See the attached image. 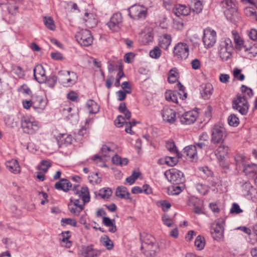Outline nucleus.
Returning a JSON list of instances; mask_svg holds the SVG:
<instances>
[{"mask_svg":"<svg viewBox=\"0 0 257 257\" xmlns=\"http://www.w3.org/2000/svg\"><path fill=\"white\" fill-rule=\"evenodd\" d=\"M141 240L142 241L141 249L144 248L148 249L153 248V249L150 251L146 250L143 251V253L147 257H155L160 251L158 243H156L155 238L149 234L143 233L141 235Z\"/></svg>","mask_w":257,"mask_h":257,"instance_id":"1","label":"nucleus"},{"mask_svg":"<svg viewBox=\"0 0 257 257\" xmlns=\"http://www.w3.org/2000/svg\"><path fill=\"white\" fill-rule=\"evenodd\" d=\"M72 191L75 194L78 195V197L82 199V202L81 203L79 199L71 198L69 204H76V206L84 208L85 204L90 201V197L88 188L84 186L81 187V189L79 190V186L75 185L73 186Z\"/></svg>","mask_w":257,"mask_h":257,"instance_id":"2","label":"nucleus"},{"mask_svg":"<svg viewBox=\"0 0 257 257\" xmlns=\"http://www.w3.org/2000/svg\"><path fill=\"white\" fill-rule=\"evenodd\" d=\"M226 136V130L222 124L216 123L211 129L210 142L213 144H222Z\"/></svg>","mask_w":257,"mask_h":257,"instance_id":"3","label":"nucleus"},{"mask_svg":"<svg viewBox=\"0 0 257 257\" xmlns=\"http://www.w3.org/2000/svg\"><path fill=\"white\" fill-rule=\"evenodd\" d=\"M21 124L23 132L28 134H34L40 127L39 122L32 117H23Z\"/></svg>","mask_w":257,"mask_h":257,"instance_id":"4","label":"nucleus"},{"mask_svg":"<svg viewBox=\"0 0 257 257\" xmlns=\"http://www.w3.org/2000/svg\"><path fill=\"white\" fill-rule=\"evenodd\" d=\"M128 15L130 17L134 20H144L146 18L148 9L142 5H135L131 7L128 9Z\"/></svg>","mask_w":257,"mask_h":257,"instance_id":"5","label":"nucleus"},{"mask_svg":"<svg viewBox=\"0 0 257 257\" xmlns=\"http://www.w3.org/2000/svg\"><path fill=\"white\" fill-rule=\"evenodd\" d=\"M62 84L65 87L73 85L77 81V74L73 71H61L59 72Z\"/></svg>","mask_w":257,"mask_h":257,"instance_id":"6","label":"nucleus"},{"mask_svg":"<svg viewBox=\"0 0 257 257\" xmlns=\"http://www.w3.org/2000/svg\"><path fill=\"white\" fill-rule=\"evenodd\" d=\"M165 175L168 181L174 184H182L185 181L183 173L174 168L166 171Z\"/></svg>","mask_w":257,"mask_h":257,"instance_id":"7","label":"nucleus"},{"mask_svg":"<svg viewBox=\"0 0 257 257\" xmlns=\"http://www.w3.org/2000/svg\"><path fill=\"white\" fill-rule=\"evenodd\" d=\"M232 107L242 115L245 114L248 111V105L244 96L237 95L232 102Z\"/></svg>","mask_w":257,"mask_h":257,"instance_id":"8","label":"nucleus"},{"mask_svg":"<svg viewBox=\"0 0 257 257\" xmlns=\"http://www.w3.org/2000/svg\"><path fill=\"white\" fill-rule=\"evenodd\" d=\"M75 38L79 44L85 47L90 45L93 40L91 32L86 29L81 30L77 33Z\"/></svg>","mask_w":257,"mask_h":257,"instance_id":"9","label":"nucleus"},{"mask_svg":"<svg viewBox=\"0 0 257 257\" xmlns=\"http://www.w3.org/2000/svg\"><path fill=\"white\" fill-rule=\"evenodd\" d=\"M189 51L188 45L185 43L180 42L175 46L173 53L178 59L183 60L188 57Z\"/></svg>","mask_w":257,"mask_h":257,"instance_id":"10","label":"nucleus"},{"mask_svg":"<svg viewBox=\"0 0 257 257\" xmlns=\"http://www.w3.org/2000/svg\"><path fill=\"white\" fill-rule=\"evenodd\" d=\"M216 41V34L215 31L207 28L204 30L203 42L206 48L212 47Z\"/></svg>","mask_w":257,"mask_h":257,"instance_id":"11","label":"nucleus"},{"mask_svg":"<svg viewBox=\"0 0 257 257\" xmlns=\"http://www.w3.org/2000/svg\"><path fill=\"white\" fill-rule=\"evenodd\" d=\"M198 116V112L195 110L187 111L181 115H178L180 122L184 125H190L193 123Z\"/></svg>","mask_w":257,"mask_h":257,"instance_id":"12","label":"nucleus"},{"mask_svg":"<svg viewBox=\"0 0 257 257\" xmlns=\"http://www.w3.org/2000/svg\"><path fill=\"white\" fill-rule=\"evenodd\" d=\"M122 21L121 14L116 13L111 16L107 25L110 30L116 32L122 27Z\"/></svg>","mask_w":257,"mask_h":257,"instance_id":"13","label":"nucleus"},{"mask_svg":"<svg viewBox=\"0 0 257 257\" xmlns=\"http://www.w3.org/2000/svg\"><path fill=\"white\" fill-rule=\"evenodd\" d=\"M161 114L165 123L174 124L176 120V111L169 107H164L161 111Z\"/></svg>","mask_w":257,"mask_h":257,"instance_id":"14","label":"nucleus"},{"mask_svg":"<svg viewBox=\"0 0 257 257\" xmlns=\"http://www.w3.org/2000/svg\"><path fill=\"white\" fill-rule=\"evenodd\" d=\"M212 237L218 241L221 240L223 237V227L221 222L217 221L212 225L211 229Z\"/></svg>","mask_w":257,"mask_h":257,"instance_id":"15","label":"nucleus"},{"mask_svg":"<svg viewBox=\"0 0 257 257\" xmlns=\"http://www.w3.org/2000/svg\"><path fill=\"white\" fill-rule=\"evenodd\" d=\"M32 103L34 110L38 113H41L45 109L47 101L41 96H33Z\"/></svg>","mask_w":257,"mask_h":257,"instance_id":"16","label":"nucleus"},{"mask_svg":"<svg viewBox=\"0 0 257 257\" xmlns=\"http://www.w3.org/2000/svg\"><path fill=\"white\" fill-rule=\"evenodd\" d=\"M101 156L96 155L92 158V160L96 161V164L101 162L102 157H109L113 155V151L108 145H104L101 149Z\"/></svg>","mask_w":257,"mask_h":257,"instance_id":"17","label":"nucleus"},{"mask_svg":"<svg viewBox=\"0 0 257 257\" xmlns=\"http://www.w3.org/2000/svg\"><path fill=\"white\" fill-rule=\"evenodd\" d=\"M33 72L34 77L39 83H44L46 81L45 70L41 65H36L34 68Z\"/></svg>","mask_w":257,"mask_h":257,"instance_id":"18","label":"nucleus"},{"mask_svg":"<svg viewBox=\"0 0 257 257\" xmlns=\"http://www.w3.org/2000/svg\"><path fill=\"white\" fill-rule=\"evenodd\" d=\"M184 155L187 159H190L191 161H196L198 159L197 151L194 146H189L184 149Z\"/></svg>","mask_w":257,"mask_h":257,"instance_id":"19","label":"nucleus"},{"mask_svg":"<svg viewBox=\"0 0 257 257\" xmlns=\"http://www.w3.org/2000/svg\"><path fill=\"white\" fill-rule=\"evenodd\" d=\"M173 12L177 16H187L190 12V9L184 5L177 4L173 7Z\"/></svg>","mask_w":257,"mask_h":257,"instance_id":"20","label":"nucleus"},{"mask_svg":"<svg viewBox=\"0 0 257 257\" xmlns=\"http://www.w3.org/2000/svg\"><path fill=\"white\" fill-rule=\"evenodd\" d=\"M217 148L215 151V154L218 160L220 161H223L225 156L227 155L228 151V147L222 144Z\"/></svg>","mask_w":257,"mask_h":257,"instance_id":"21","label":"nucleus"},{"mask_svg":"<svg viewBox=\"0 0 257 257\" xmlns=\"http://www.w3.org/2000/svg\"><path fill=\"white\" fill-rule=\"evenodd\" d=\"M201 89V94L202 97L205 99H209L212 95L213 89L212 84L209 83L202 84Z\"/></svg>","mask_w":257,"mask_h":257,"instance_id":"22","label":"nucleus"},{"mask_svg":"<svg viewBox=\"0 0 257 257\" xmlns=\"http://www.w3.org/2000/svg\"><path fill=\"white\" fill-rule=\"evenodd\" d=\"M71 187V183L66 179H62L55 184V187L56 189L63 190L64 192H67Z\"/></svg>","mask_w":257,"mask_h":257,"instance_id":"23","label":"nucleus"},{"mask_svg":"<svg viewBox=\"0 0 257 257\" xmlns=\"http://www.w3.org/2000/svg\"><path fill=\"white\" fill-rule=\"evenodd\" d=\"M256 9L257 5L256 3L254 2L253 4H249V6L244 8V13L246 16L255 19V20L257 21Z\"/></svg>","mask_w":257,"mask_h":257,"instance_id":"24","label":"nucleus"},{"mask_svg":"<svg viewBox=\"0 0 257 257\" xmlns=\"http://www.w3.org/2000/svg\"><path fill=\"white\" fill-rule=\"evenodd\" d=\"M7 169L14 174L19 173L20 172V168L18 161L16 160H11L6 163Z\"/></svg>","mask_w":257,"mask_h":257,"instance_id":"25","label":"nucleus"},{"mask_svg":"<svg viewBox=\"0 0 257 257\" xmlns=\"http://www.w3.org/2000/svg\"><path fill=\"white\" fill-rule=\"evenodd\" d=\"M115 195L121 199H128L130 198V193L127 191L126 188L123 186L117 187Z\"/></svg>","mask_w":257,"mask_h":257,"instance_id":"26","label":"nucleus"},{"mask_svg":"<svg viewBox=\"0 0 257 257\" xmlns=\"http://www.w3.org/2000/svg\"><path fill=\"white\" fill-rule=\"evenodd\" d=\"M224 14L226 19L232 23H236L238 20L237 9L226 10L224 12Z\"/></svg>","mask_w":257,"mask_h":257,"instance_id":"27","label":"nucleus"},{"mask_svg":"<svg viewBox=\"0 0 257 257\" xmlns=\"http://www.w3.org/2000/svg\"><path fill=\"white\" fill-rule=\"evenodd\" d=\"M181 96V93L180 92L172 91V90H168L165 93V98L167 100L172 102L174 103H178V96Z\"/></svg>","mask_w":257,"mask_h":257,"instance_id":"28","label":"nucleus"},{"mask_svg":"<svg viewBox=\"0 0 257 257\" xmlns=\"http://www.w3.org/2000/svg\"><path fill=\"white\" fill-rule=\"evenodd\" d=\"M171 43V37L170 35L164 34L159 38V45L162 48L165 50L168 49Z\"/></svg>","mask_w":257,"mask_h":257,"instance_id":"29","label":"nucleus"},{"mask_svg":"<svg viewBox=\"0 0 257 257\" xmlns=\"http://www.w3.org/2000/svg\"><path fill=\"white\" fill-rule=\"evenodd\" d=\"M100 253V251L93 249L92 246H87L84 249L83 255L84 257H97Z\"/></svg>","mask_w":257,"mask_h":257,"instance_id":"30","label":"nucleus"},{"mask_svg":"<svg viewBox=\"0 0 257 257\" xmlns=\"http://www.w3.org/2000/svg\"><path fill=\"white\" fill-rule=\"evenodd\" d=\"M72 137L70 135L61 134L58 138V143L60 146L68 145L72 143Z\"/></svg>","mask_w":257,"mask_h":257,"instance_id":"31","label":"nucleus"},{"mask_svg":"<svg viewBox=\"0 0 257 257\" xmlns=\"http://www.w3.org/2000/svg\"><path fill=\"white\" fill-rule=\"evenodd\" d=\"M191 9L197 14L200 13L203 9L202 0H191Z\"/></svg>","mask_w":257,"mask_h":257,"instance_id":"32","label":"nucleus"},{"mask_svg":"<svg viewBox=\"0 0 257 257\" xmlns=\"http://www.w3.org/2000/svg\"><path fill=\"white\" fill-rule=\"evenodd\" d=\"M166 148L172 153H174L178 158H181L182 155L179 153L174 142L168 141L166 143Z\"/></svg>","mask_w":257,"mask_h":257,"instance_id":"33","label":"nucleus"},{"mask_svg":"<svg viewBox=\"0 0 257 257\" xmlns=\"http://www.w3.org/2000/svg\"><path fill=\"white\" fill-rule=\"evenodd\" d=\"M112 162L114 164L122 167L126 165L128 161L127 158H121L119 156L115 155L112 157Z\"/></svg>","mask_w":257,"mask_h":257,"instance_id":"34","label":"nucleus"},{"mask_svg":"<svg viewBox=\"0 0 257 257\" xmlns=\"http://www.w3.org/2000/svg\"><path fill=\"white\" fill-rule=\"evenodd\" d=\"M257 166L255 164H247L243 167V172L247 175L253 174L255 175Z\"/></svg>","mask_w":257,"mask_h":257,"instance_id":"35","label":"nucleus"},{"mask_svg":"<svg viewBox=\"0 0 257 257\" xmlns=\"http://www.w3.org/2000/svg\"><path fill=\"white\" fill-rule=\"evenodd\" d=\"M86 105L89 109L90 113H96L98 112L99 107L94 101L92 100H89L87 101Z\"/></svg>","mask_w":257,"mask_h":257,"instance_id":"36","label":"nucleus"},{"mask_svg":"<svg viewBox=\"0 0 257 257\" xmlns=\"http://www.w3.org/2000/svg\"><path fill=\"white\" fill-rule=\"evenodd\" d=\"M233 51H229L226 49L220 47L219 54L221 59L223 61H227L232 55Z\"/></svg>","mask_w":257,"mask_h":257,"instance_id":"37","label":"nucleus"},{"mask_svg":"<svg viewBox=\"0 0 257 257\" xmlns=\"http://www.w3.org/2000/svg\"><path fill=\"white\" fill-rule=\"evenodd\" d=\"M232 34L233 37L234 41L235 43L236 48L238 50H240L243 44V42L238 35L237 33L235 31H232Z\"/></svg>","mask_w":257,"mask_h":257,"instance_id":"38","label":"nucleus"},{"mask_svg":"<svg viewBox=\"0 0 257 257\" xmlns=\"http://www.w3.org/2000/svg\"><path fill=\"white\" fill-rule=\"evenodd\" d=\"M68 207L70 212L75 216H78L84 209L82 207L76 206V204H68Z\"/></svg>","mask_w":257,"mask_h":257,"instance_id":"39","label":"nucleus"},{"mask_svg":"<svg viewBox=\"0 0 257 257\" xmlns=\"http://www.w3.org/2000/svg\"><path fill=\"white\" fill-rule=\"evenodd\" d=\"M178 78V73L177 70L176 68H173L170 70L169 75L168 78V80L169 83H173L175 82Z\"/></svg>","mask_w":257,"mask_h":257,"instance_id":"40","label":"nucleus"},{"mask_svg":"<svg viewBox=\"0 0 257 257\" xmlns=\"http://www.w3.org/2000/svg\"><path fill=\"white\" fill-rule=\"evenodd\" d=\"M43 22L45 26L51 30H54L55 29V25L54 22L51 17H44Z\"/></svg>","mask_w":257,"mask_h":257,"instance_id":"41","label":"nucleus"},{"mask_svg":"<svg viewBox=\"0 0 257 257\" xmlns=\"http://www.w3.org/2000/svg\"><path fill=\"white\" fill-rule=\"evenodd\" d=\"M112 194V191L110 188H102L99 191L98 195L103 199H108Z\"/></svg>","mask_w":257,"mask_h":257,"instance_id":"42","label":"nucleus"},{"mask_svg":"<svg viewBox=\"0 0 257 257\" xmlns=\"http://www.w3.org/2000/svg\"><path fill=\"white\" fill-rule=\"evenodd\" d=\"M101 242L103 245L105 246L107 249L110 250L113 248V243L107 236L102 237Z\"/></svg>","mask_w":257,"mask_h":257,"instance_id":"43","label":"nucleus"},{"mask_svg":"<svg viewBox=\"0 0 257 257\" xmlns=\"http://www.w3.org/2000/svg\"><path fill=\"white\" fill-rule=\"evenodd\" d=\"M221 5L223 7L226 9V10L237 9L235 3L231 0H224L221 2Z\"/></svg>","mask_w":257,"mask_h":257,"instance_id":"44","label":"nucleus"},{"mask_svg":"<svg viewBox=\"0 0 257 257\" xmlns=\"http://www.w3.org/2000/svg\"><path fill=\"white\" fill-rule=\"evenodd\" d=\"M228 123L230 126H237L239 123V120L235 114H231L228 117Z\"/></svg>","mask_w":257,"mask_h":257,"instance_id":"45","label":"nucleus"},{"mask_svg":"<svg viewBox=\"0 0 257 257\" xmlns=\"http://www.w3.org/2000/svg\"><path fill=\"white\" fill-rule=\"evenodd\" d=\"M195 245L199 250L202 249L205 246L204 238L201 235H198L195 239Z\"/></svg>","mask_w":257,"mask_h":257,"instance_id":"46","label":"nucleus"},{"mask_svg":"<svg viewBox=\"0 0 257 257\" xmlns=\"http://www.w3.org/2000/svg\"><path fill=\"white\" fill-rule=\"evenodd\" d=\"M180 184H174V185L170 187L169 191L171 195H178L182 191V186Z\"/></svg>","mask_w":257,"mask_h":257,"instance_id":"47","label":"nucleus"},{"mask_svg":"<svg viewBox=\"0 0 257 257\" xmlns=\"http://www.w3.org/2000/svg\"><path fill=\"white\" fill-rule=\"evenodd\" d=\"M220 47L226 49L229 51H233L232 43L229 38H226L223 41L221 42Z\"/></svg>","mask_w":257,"mask_h":257,"instance_id":"48","label":"nucleus"},{"mask_svg":"<svg viewBox=\"0 0 257 257\" xmlns=\"http://www.w3.org/2000/svg\"><path fill=\"white\" fill-rule=\"evenodd\" d=\"M240 89L241 92L244 94L245 98H246L247 97L248 98H251L253 96V93L251 88L244 85H242Z\"/></svg>","mask_w":257,"mask_h":257,"instance_id":"49","label":"nucleus"},{"mask_svg":"<svg viewBox=\"0 0 257 257\" xmlns=\"http://www.w3.org/2000/svg\"><path fill=\"white\" fill-rule=\"evenodd\" d=\"M198 201V200L196 198H191L189 200V205H193L194 207V212L197 214H201L202 213V211L201 208L198 206H196V203Z\"/></svg>","mask_w":257,"mask_h":257,"instance_id":"50","label":"nucleus"},{"mask_svg":"<svg viewBox=\"0 0 257 257\" xmlns=\"http://www.w3.org/2000/svg\"><path fill=\"white\" fill-rule=\"evenodd\" d=\"M51 167L50 163L46 160L42 161L40 166L38 167L39 171L42 172L43 173H45L47 172L48 169Z\"/></svg>","mask_w":257,"mask_h":257,"instance_id":"51","label":"nucleus"},{"mask_svg":"<svg viewBox=\"0 0 257 257\" xmlns=\"http://www.w3.org/2000/svg\"><path fill=\"white\" fill-rule=\"evenodd\" d=\"M245 158L241 155H236L235 157V160L237 167L240 168L242 166L243 167L246 165L245 164Z\"/></svg>","mask_w":257,"mask_h":257,"instance_id":"52","label":"nucleus"},{"mask_svg":"<svg viewBox=\"0 0 257 257\" xmlns=\"http://www.w3.org/2000/svg\"><path fill=\"white\" fill-rule=\"evenodd\" d=\"M241 70L237 68H235L233 71V75L234 78L240 81H243L245 76L243 74H241Z\"/></svg>","mask_w":257,"mask_h":257,"instance_id":"53","label":"nucleus"},{"mask_svg":"<svg viewBox=\"0 0 257 257\" xmlns=\"http://www.w3.org/2000/svg\"><path fill=\"white\" fill-rule=\"evenodd\" d=\"M161 55V51L159 47H155L150 52V56L153 58L158 59Z\"/></svg>","mask_w":257,"mask_h":257,"instance_id":"54","label":"nucleus"},{"mask_svg":"<svg viewBox=\"0 0 257 257\" xmlns=\"http://www.w3.org/2000/svg\"><path fill=\"white\" fill-rule=\"evenodd\" d=\"M61 225L62 226H64L65 224H68V225H72L74 227H75L77 225L76 221L74 219L69 218H62L61 219Z\"/></svg>","mask_w":257,"mask_h":257,"instance_id":"55","label":"nucleus"},{"mask_svg":"<svg viewBox=\"0 0 257 257\" xmlns=\"http://www.w3.org/2000/svg\"><path fill=\"white\" fill-rule=\"evenodd\" d=\"M139 173L134 172L130 177L126 178V183L130 185H132L139 177Z\"/></svg>","mask_w":257,"mask_h":257,"instance_id":"56","label":"nucleus"},{"mask_svg":"<svg viewBox=\"0 0 257 257\" xmlns=\"http://www.w3.org/2000/svg\"><path fill=\"white\" fill-rule=\"evenodd\" d=\"M57 81V77L55 75H53L50 77L48 79L47 78L46 81L45 82L51 88H53L55 85Z\"/></svg>","mask_w":257,"mask_h":257,"instance_id":"57","label":"nucleus"},{"mask_svg":"<svg viewBox=\"0 0 257 257\" xmlns=\"http://www.w3.org/2000/svg\"><path fill=\"white\" fill-rule=\"evenodd\" d=\"M178 159L174 157H166V164L169 166H174L177 164Z\"/></svg>","mask_w":257,"mask_h":257,"instance_id":"58","label":"nucleus"},{"mask_svg":"<svg viewBox=\"0 0 257 257\" xmlns=\"http://www.w3.org/2000/svg\"><path fill=\"white\" fill-rule=\"evenodd\" d=\"M177 87L180 91L179 92L181 93V96L180 95V98L182 100L186 99L187 98V93L184 91L185 87L179 82L177 84Z\"/></svg>","mask_w":257,"mask_h":257,"instance_id":"59","label":"nucleus"},{"mask_svg":"<svg viewBox=\"0 0 257 257\" xmlns=\"http://www.w3.org/2000/svg\"><path fill=\"white\" fill-rule=\"evenodd\" d=\"M162 221L168 227H171L173 225L172 220L168 214H164L162 216Z\"/></svg>","mask_w":257,"mask_h":257,"instance_id":"60","label":"nucleus"},{"mask_svg":"<svg viewBox=\"0 0 257 257\" xmlns=\"http://www.w3.org/2000/svg\"><path fill=\"white\" fill-rule=\"evenodd\" d=\"M243 210L240 209L239 205L237 203H233L232 207L230 209V212L231 213L239 214L242 213Z\"/></svg>","mask_w":257,"mask_h":257,"instance_id":"61","label":"nucleus"},{"mask_svg":"<svg viewBox=\"0 0 257 257\" xmlns=\"http://www.w3.org/2000/svg\"><path fill=\"white\" fill-rule=\"evenodd\" d=\"M159 206L162 207L163 211H167L171 207V204L166 200H161L159 202Z\"/></svg>","mask_w":257,"mask_h":257,"instance_id":"62","label":"nucleus"},{"mask_svg":"<svg viewBox=\"0 0 257 257\" xmlns=\"http://www.w3.org/2000/svg\"><path fill=\"white\" fill-rule=\"evenodd\" d=\"M33 96H32L31 100L25 99L22 101L23 107L26 109H29L31 107L33 108Z\"/></svg>","mask_w":257,"mask_h":257,"instance_id":"63","label":"nucleus"},{"mask_svg":"<svg viewBox=\"0 0 257 257\" xmlns=\"http://www.w3.org/2000/svg\"><path fill=\"white\" fill-rule=\"evenodd\" d=\"M70 235H67L66 237L62 238L61 240L62 245L66 248H69L71 246V242L69 240Z\"/></svg>","mask_w":257,"mask_h":257,"instance_id":"64","label":"nucleus"}]
</instances>
